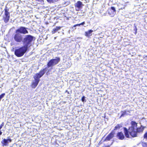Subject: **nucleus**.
<instances>
[{
  "instance_id": "7c9ffc66",
  "label": "nucleus",
  "mask_w": 147,
  "mask_h": 147,
  "mask_svg": "<svg viewBox=\"0 0 147 147\" xmlns=\"http://www.w3.org/2000/svg\"><path fill=\"white\" fill-rule=\"evenodd\" d=\"M77 26V24H75V25H74L73 26V27H76V26Z\"/></svg>"
},
{
  "instance_id": "c85d7f7f",
  "label": "nucleus",
  "mask_w": 147,
  "mask_h": 147,
  "mask_svg": "<svg viewBox=\"0 0 147 147\" xmlns=\"http://www.w3.org/2000/svg\"><path fill=\"white\" fill-rule=\"evenodd\" d=\"M135 27V30H136V33L137 30V28L136 26Z\"/></svg>"
},
{
  "instance_id": "cd10ccee",
  "label": "nucleus",
  "mask_w": 147,
  "mask_h": 147,
  "mask_svg": "<svg viewBox=\"0 0 147 147\" xmlns=\"http://www.w3.org/2000/svg\"><path fill=\"white\" fill-rule=\"evenodd\" d=\"M77 26H80L81 25L80 23L79 24H76Z\"/></svg>"
},
{
  "instance_id": "a878e982",
  "label": "nucleus",
  "mask_w": 147,
  "mask_h": 147,
  "mask_svg": "<svg viewBox=\"0 0 147 147\" xmlns=\"http://www.w3.org/2000/svg\"><path fill=\"white\" fill-rule=\"evenodd\" d=\"M53 0H47V1L49 3L53 2Z\"/></svg>"
},
{
  "instance_id": "a211bd4d",
  "label": "nucleus",
  "mask_w": 147,
  "mask_h": 147,
  "mask_svg": "<svg viewBox=\"0 0 147 147\" xmlns=\"http://www.w3.org/2000/svg\"><path fill=\"white\" fill-rule=\"evenodd\" d=\"M93 32L92 30H90L85 32V35L86 36H89L92 35L91 33Z\"/></svg>"
},
{
  "instance_id": "f8f14e48",
  "label": "nucleus",
  "mask_w": 147,
  "mask_h": 147,
  "mask_svg": "<svg viewBox=\"0 0 147 147\" xmlns=\"http://www.w3.org/2000/svg\"><path fill=\"white\" fill-rule=\"evenodd\" d=\"M125 135L122 131L118 132L116 135V137L119 140H122L125 138Z\"/></svg>"
},
{
  "instance_id": "ddd939ff",
  "label": "nucleus",
  "mask_w": 147,
  "mask_h": 147,
  "mask_svg": "<svg viewBox=\"0 0 147 147\" xmlns=\"http://www.w3.org/2000/svg\"><path fill=\"white\" fill-rule=\"evenodd\" d=\"M11 142V140L10 139H3L1 142L2 146H8L9 142Z\"/></svg>"
},
{
  "instance_id": "1a4fd4ad",
  "label": "nucleus",
  "mask_w": 147,
  "mask_h": 147,
  "mask_svg": "<svg viewBox=\"0 0 147 147\" xmlns=\"http://www.w3.org/2000/svg\"><path fill=\"white\" fill-rule=\"evenodd\" d=\"M47 68V67H45L42 69H41L38 73L36 74L34 76L36 78L40 79V78L45 74V71Z\"/></svg>"
},
{
  "instance_id": "2eb2a0df",
  "label": "nucleus",
  "mask_w": 147,
  "mask_h": 147,
  "mask_svg": "<svg viewBox=\"0 0 147 147\" xmlns=\"http://www.w3.org/2000/svg\"><path fill=\"white\" fill-rule=\"evenodd\" d=\"M83 5L82 3L80 1H78L74 5L75 7L77 8L78 9H80L81 7H82Z\"/></svg>"
},
{
  "instance_id": "5701e85b",
  "label": "nucleus",
  "mask_w": 147,
  "mask_h": 147,
  "mask_svg": "<svg viewBox=\"0 0 147 147\" xmlns=\"http://www.w3.org/2000/svg\"><path fill=\"white\" fill-rule=\"evenodd\" d=\"M144 138L147 139V132L145 133L144 136Z\"/></svg>"
},
{
  "instance_id": "39448f33",
  "label": "nucleus",
  "mask_w": 147,
  "mask_h": 147,
  "mask_svg": "<svg viewBox=\"0 0 147 147\" xmlns=\"http://www.w3.org/2000/svg\"><path fill=\"white\" fill-rule=\"evenodd\" d=\"M9 10L7 7L6 6L4 9V15L3 18L4 22L6 23L9 21L10 18V13L8 11Z\"/></svg>"
},
{
  "instance_id": "4468645a",
  "label": "nucleus",
  "mask_w": 147,
  "mask_h": 147,
  "mask_svg": "<svg viewBox=\"0 0 147 147\" xmlns=\"http://www.w3.org/2000/svg\"><path fill=\"white\" fill-rule=\"evenodd\" d=\"M114 133L112 131L106 137L105 140L109 141L114 137Z\"/></svg>"
},
{
  "instance_id": "f3484780",
  "label": "nucleus",
  "mask_w": 147,
  "mask_h": 147,
  "mask_svg": "<svg viewBox=\"0 0 147 147\" xmlns=\"http://www.w3.org/2000/svg\"><path fill=\"white\" fill-rule=\"evenodd\" d=\"M61 27L60 26L56 27L55 28H53V29L52 31V33L53 34L55 33L56 32L60 30L61 29Z\"/></svg>"
},
{
  "instance_id": "6ab92c4d",
  "label": "nucleus",
  "mask_w": 147,
  "mask_h": 147,
  "mask_svg": "<svg viewBox=\"0 0 147 147\" xmlns=\"http://www.w3.org/2000/svg\"><path fill=\"white\" fill-rule=\"evenodd\" d=\"M122 127V125L121 124H118L115 127L113 130H116L119 129Z\"/></svg>"
},
{
  "instance_id": "f03ea898",
  "label": "nucleus",
  "mask_w": 147,
  "mask_h": 147,
  "mask_svg": "<svg viewBox=\"0 0 147 147\" xmlns=\"http://www.w3.org/2000/svg\"><path fill=\"white\" fill-rule=\"evenodd\" d=\"M34 37L31 35H25L22 41L24 45V46L28 49L31 46V43L34 40Z\"/></svg>"
},
{
  "instance_id": "aec40b11",
  "label": "nucleus",
  "mask_w": 147,
  "mask_h": 147,
  "mask_svg": "<svg viewBox=\"0 0 147 147\" xmlns=\"http://www.w3.org/2000/svg\"><path fill=\"white\" fill-rule=\"evenodd\" d=\"M121 115L120 116V117H123L124 115L127 114L126 111L125 110L121 111Z\"/></svg>"
},
{
  "instance_id": "4be33fe9",
  "label": "nucleus",
  "mask_w": 147,
  "mask_h": 147,
  "mask_svg": "<svg viewBox=\"0 0 147 147\" xmlns=\"http://www.w3.org/2000/svg\"><path fill=\"white\" fill-rule=\"evenodd\" d=\"M5 95V93H3L0 95V99H1L2 98L4 97Z\"/></svg>"
},
{
  "instance_id": "f257e3e1",
  "label": "nucleus",
  "mask_w": 147,
  "mask_h": 147,
  "mask_svg": "<svg viewBox=\"0 0 147 147\" xmlns=\"http://www.w3.org/2000/svg\"><path fill=\"white\" fill-rule=\"evenodd\" d=\"M137 124L135 121H132L131 122V126L128 129L125 127L123 128L124 134L127 138H130L129 135L132 137H136V132L135 130L137 127Z\"/></svg>"
},
{
  "instance_id": "9d476101",
  "label": "nucleus",
  "mask_w": 147,
  "mask_h": 147,
  "mask_svg": "<svg viewBox=\"0 0 147 147\" xmlns=\"http://www.w3.org/2000/svg\"><path fill=\"white\" fill-rule=\"evenodd\" d=\"M116 10L114 7H111L108 10V13L111 16L113 17L115 14Z\"/></svg>"
},
{
  "instance_id": "bb28decb",
  "label": "nucleus",
  "mask_w": 147,
  "mask_h": 147,
  "mask_svg": "<svg viewBox=\"0 0 147 147\" xmlns=\"http://www.w3.org/2000/svg\"><path fill=\"white\" fill-rule=\"evenodd\" d=\"M85 24V22L84 21L80 23L81 25H84Z\"/></svg>"
},
{
  "instance_id": "423d86ee",
  "label": "nucleus",
  "mask_w": 147,
  "mask_h": 147,
  "mask_svg": "<svg viewBox=\"0 0 147 147\" xmlns=\"http://www.w3.org/2000/svg\"><path fill=\"white\" fill-rule=\"evenodd\" d=\"M14 40L17 42H21L23 41V37L20 34L15 32L13 36Z\"/></svg>"
},
{
  "instance_id": "b1692460",
  "label": "nucleus",
  "mask_w": 147,
  "mask_h": 147,
  "mask_svg": "<svg viewBox=\"0 0 147 147\" xmlns=\"http://www.w3.org/2000/svg\"><path fill=\"white\" fill-rule=\"evenodd\" d=\"M85 97L84 96H83L81 98V100L82 102H84V101L85 100Z\"/></svg>"
},
{
  "instance_id": "20e7f679",
  "label": "nucleus",
  "mask_w": 147,
  "mask_h": 147,
  "mask_svg": "<svg viewBox=\"0 0 147 147\" xmlns=\"http://www.w3.org/2000/svg\"><path fill=\"white\" fill-rule=\"evenodd\" d=\"M60 58L59 57H56L55 59L50 60L47 63V66L48 68L52 67L57 64L59 62Z\"/></svg>"
},
{
  "instance_id": "7ed1b4c3",
  "label": "nucleus",
  "mask_w": 147,
  "mask_h": 147,
  "mask_svg": "<svg viewBox=\"0 0 147 147\" xmlns=\"http://www.w3.org/2000/svg\"><path fill=\"white\" fill-rule=\"evenodd\" d=\"M28 49L23 45L16 49L15 51L14 54L18 57H21L24 55Z\"/></svg>"
},
{
  "instance_id": "412c9836",
  "label": "nucleus",
  "mask_w": 147,
  "mask_h": 147,
  "mask_svg": "<svg viewBox=\"0 0 147 147\" xmlns=\"http://www.w3.org/2000/svg\"><path fill=\"white\" fill-rule=\"evenodd\" d=\"M142 145L143 147H146L147 146V143L145 142H142Z\"/></svg>"
},
{
  "instance_id": "2f4dec72",
  "label": "nucleus",
  "mask_w": 147,
  "mask_h": 147,
  "mask_svg": "<svg viewBox=\"0 0 147 147\" xmlns=\"http://www.w3.org/2000/svg\"><path fill=\"white\" fill-rule=\"evenodd\" d=\"M107 147H109V146H107Z\"/></svg>"
},
{
  "instance_id": "dca6fc26",
  "label": "nucleus",
  "mask_w": 147,
  "mask_h": 147,
  "mask_svg": "<svg viewBox=\"0 0 147 147\" xmlns=\"http://www.w3.org/2000/svg\"><path fill=\"white\" fill-rule=\"evenodd\" d=\"M144 129V128L142 126H141L139 127H138L136 128V130H135V131L136 132V137L137 136V133H140L141 132H142Z\"/></svg>"
},
{
  "instance_id": "0eeeda50",
  "label": "nucleus",
  "mask_w": 147,
  "mask_h": 147,
  "mask_svg": "<svg viewBox=\"0 0 147 147\" xmlns=\"http://www.w3.org/2000/svg\"><path fill=\"white\" fill-rule=\"evenodd\" d=\"M27 28L23 27L20 26L16 30V32L18 33L19 34H28V32L27 29Z\"/></svg>"
},
{
  "instance_id": "9b49d317",
  "label": "nucleus",
  "mask_w": 147,
  "mask_h": 147,
  "mask_svg": "<svg viewBox=\"0 0 147 147\" xmlns=\"http://www.w3.org/2000/svg\"><path fill=\"white\" fill-rule=\"evenodd\" d=\"M33 78L34 79L35 81L32 83L31 86L32 88H34L38 85L40 81V79L37 78H36L34 76Z\"/></svg>"
},
{
  "instance_id": "c756f323",
  "label": "nucleus",
  "mask_w": 147,
  "mask_h": 147,
  "mask_svg": "<svg viewBox=\"0 0 147 147\" xmlns=\"http://www.w3.org/2000/svg\"><path fill=\"white\" fill-rule=\"evenodd\" d=\"M2 132L1 131V130H0V135H1L2 134Z\"/></svg>"
},
{
  "instance_id": "393cba45",
  "label": "nucleus",
  "mask_w": 147,
  "mask_h": 147,
  "mask_svg": "<svg viewBox=\"0 0 147 147\" xmlns=\"http://www.w3.org/2000/svg\"><path fill=\"white\" fill-rule=\"evenodd\" d=\"M4 125V123L3 122L0 125V130L1 129V128Z\"/></svg>"
},
{
  "instance_id": "6e6552de",
  "label": "nucleus",
  "mask_w": 147,
  "mask_h": 147,
  "mask_svg": "<svg viewBox=\"0 0 147 147\" xmlns=\"http://www.w3.org/2000/svg\"><path fill=\"white\" fill-rule=\"evenodd\" d=\"M47 68V67H45L42 69H41L38 73L36 74L34 76L36 78L40 79V78L45 74V71Z\"/></svg>"
}]
</instances>
